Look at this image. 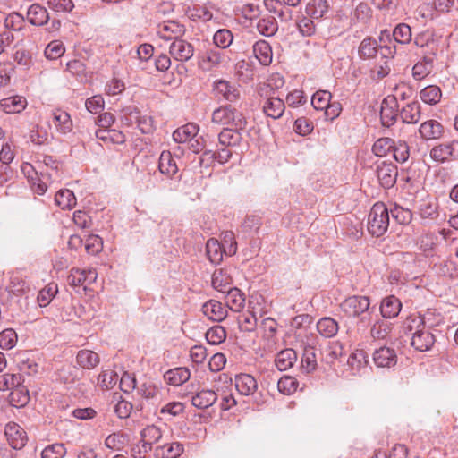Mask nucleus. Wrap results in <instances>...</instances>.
Instances as JSON below:
<instances>
[{"mask_svg":"<svg viewBox=\"0 0 458 458\" xmlns=\"http://www.w3.org/2000/svg\"><path fill=\"white\" fill-rule=\"evenodd\" d=\"M444 127L437 120H428L422 123L419 128V133L422 140H440L444 135Z\"/></svg>","mask_w":458,"mask_h":458,"instance_id":"obj_11","label":"nucleus"},{"mask_svg":"<svg viewBox=\"0 0 458 458\" xmlns=\"http://www.w3.org/2000/svg\"><path fill=\"white\" fill-rule=\"evenodd\" d=\"M27 101L21 96H13L0 100V108L7 114L21 113L26 107Z\"/></svg>","mask_w":458,"mask_h":458,"instance_id":"obj_25","label":"nucleus"},{"mask_svg":"<svg viewBox=\"0 0 458 458\" xmlns=\"http://www.w3.org/2000/svg\"><path fill=\"white\" fill-rule=\"evenodd\" d=\"M28 21L35 26H42L49 20L47 10L39 4H31L27 11Z\"/></svg>","mask_w":458,"mask_h":458,"instance_id":"obj_18","label":"nucleus"},{"mask_svg":"<svg viewBox=\"0 0 458 458\" xmlns=\"http://www.w3.org/2000/svg\"><path fill=\"white\" fill-rule=\"evenodd\" d=\"M30 352H20L15 356V361L19 369L28 375H33L38 372V365L30 357Z\"/></svg>","mask_w":458,"mask_h":458,"instance_id":"obj_24","label":"nucleus"},{"mask_svg":"<svg viewBox=\"0 0 458 458\" xmlns=\"http://www.w3.org/2000/svg\"><path fill=\"white\" fill-rule=\"evenodd\" d=\"M203 313L211 320L222 321L227 316V310L221 302L210 300L202 306Z\"/></svg>","mask_w":458,"mask_h":458,"instance_id":"obj_16","label":"nucleus"},{"mask_svg":"<svg viewBox=\"0 0 458 458\" xmlns=\"http://www.w3.org/2000/svg\"><path fill=\"white\" fill-rule=\"evenodd\" d=\"M58 292L57 284L50 283L45 286L38 294V302L40 307H47Z\"/></svg>","mask_w":458,"mask_h":458,"instance_id":"obj_48","label":"nucleus"},{"mask_svg":"<svg viewBox=\"0 0 458 458\" xmlns=\"http://www.w3.org/2000/svg\"><path fill=\"white\" fill-rule=\"evenodd\" d=\"M298 381L290 376L282 377L277 382L278 391L284 394H292L297 390Z\"/></svg>","mask_w":458,"mask_h":458,"instance_id":"obj_55","label":"nucleus"},{"mask_svg":"<svg viewBox=\"0 0 458 458\" xmlns=\"http://www.w3.org/2000/svg\"><path fill=\"white\" fill-rule=\"evenodd\" d=\"M228 250L216 239L211 238L206 243V254L213 264H219L223 260L224 254Z\"/></svg>","mask_w":458,"mask_h":458,"instance_id":"obj_20","label":"nucleus"},{"mask_svg":"<svg viewBox=\"0 0 458 458\" xmlns=\"http://www.w3.org/2000/svg\"><path fill=\"white\" fill-rule=\"evenodd\" d=\"M421 115L420 105L417 101L408 103L399 112V116L403 123L413 124L417 123Z\"/></svg>","mask_w":458,"mask_h":458,"instance_id":"obj_21","label":"nucleus"},{"mask_svg":"<svg viewBox=\"0 0 458 458\" xmlns=\"http://www.w3.org/2000/svg\"><path fill=\"white\" fill-rule=\"evenodd\" d=\"M10 403L15 407H23L30 402L28 388L21 384V381L10 393Z\"/></svg>","mask_w":458,"mask_h":458,"instance_id":"obj_33","label":"nucleus"},{"mask_svg":"<svg viewBox=\"0 0 458 458\" xmlns=\"http://www.w3.org/2000/svg\"><path fill=\"white\" fill-rule=\"evenodd\" d=\"M53 117L54 125L60 133L65 134L72 131V122L67 112L63 110H57L53 114Z\"/></svg>","mask_w":458,"mask_h":458,"instance_id":"obj_42","label":"nucleus"},{"mask_svg":"<svg viewBox=\"0 0 458 458\" xmlns=\"http://www.w3.org/2000/svg\"><path fill=\"white\" fill-rule=\"evenodd\" d=\"M205 336L208 344L216 345L225 340L226 331L221 326H214L206 332Z\"/></svg>","mask_w":458,"mask_h":458,"instance_id":"obj_52","label":"nucleus"},{"mask_svg":"<svg viewBox=\"0 0 458 458\" xmlns=\"http://www.w3.org/2000/svg\"><path fill=\"white\" fill-rule=\"evenodd\" d=\"M4 435L9 445L13 448L20 450L25 446L28 437L25 430L15 422H9L4 428Z\"/></svg>","mask_w":458,"mask_h":458,"instance_id":"obj_7","label":"nucleus"},{"mask_svg":"<svg viewBox=\"0 0 458 458\" xmlns=\"http://www.w3.org/2000/svg\"><path fill=\"white\" fill-rule=\"evenodd\" d=\"M318 353L319 349L316 347L314 341L305 344L301 358V369L303 372L310 374L317 369Z\"/></svg>","mask_w":458,"mask_h":458,"instance_id":"obj_10","label":"nucleus"},{"mask_svg":"<svg viewBox=\"0 0 458 458\" xmlns=\"http://www.w3.org/2000/svg\"><path fill=\"white\" fill-rule=\"evenodd\" d=\"M191 372L185 367L175 368L168 370L164 377L172 386H181L190 379Z\"/></svg>","mask_w":458,"mask_h":458,"instance_id":"obj_31","label":"nucleus"},{"mask_svg":"<svg viewBox=\"0 0 458 458\" xmlns=\"http://www.w3.org/2000/svg\"><path fill=\"white\" fill-rule=\"evenodd\" d=\"M370 301L367 296L352 295L346 298L340 305L342 311L348 317L360 318L363 324L370 323Z\"/></svg>","mask_w":458,"mask_h":458,"instance_id":"obj_2","label":"nucleus"},{"mask_svg":"<svg viewBox=\"0 0 458 458\" xmlns=\"http://www.w3.org/2000/svg\"><path fill=\"white\" fill-rule=\"evenodd\" d=\"M85 250L89 254L96 255L102 250V239L96 234H90L85 239Z\"/></svg>","mask_w":458,"mask_h":458,"instance_id":"obj_62","label":"nucleus"},{"mask_svg":"<svg viewBox=\"0 0 458 458\" xmlns=\"http://www.w3.org/2000/svg\"><path fill=\"white\" fill-rule=\"evenodd\" d=\"M434 57L424 56L423 59L418 62L412 68V76L415 80L420 81L428 76L433 69Z\"/></svg>","mask_w":458,"mask_h":458,"instance_id":"obj_37","label":"nucleus"},{"mask_svg":"<svg viewBox=\"0 0 458 458\" xmlns=\"http://www.w3.org/2000/svg\"><path fill=\"white\" fill-rule=\"evenodd\" d=\"M392 216L401 225H408L412 220V212L408 208L402 207H394L391 210Z\"/></svg>","mask_w":458,"mask_h":458,"instance_id":"obj_63","label":"nucleus"},{"mask_svg":"<svg viewBox=\"0 0 458 458\" xmlns=\"http://www.w3.org/2000/svg\"><path fill=\"white\" fill-rule=\"evenodd\" d=\"M233 40V33L227 29H220L213 36L214 44L222 49L229 47Z\"/></svg>","mask_w":458,"mask_h":458,"instance_id":"obj_50","label":"nucleus"},{"mask_svg":"<svg viewBox=\"0 0 458 458\" xmlns=\"http://www.w3.org/2000/svg\"><path fill=\"white\" fill-rule=\"evenodd\" d=\"M394 147V140L390 138H380L372 147L373 153L377 157H386Z\"/></svg>","mask_w":458,"mask_h":458,"instance_id":"obj_51","label":"nucleus"},{"mask_svg":"<svg viewBox=\"0 0 458 458\" xmlns=\"http://www.w3.org/2000/svg\"><path fill=\"white\" fill-rule=\"evenodd\" d=\"M393 39L399 44H408L411 40V30L406 23H399L392 32Z\"/></svg>","mask_w":458,"mask_h":458,"instance_id":"obj_47","label":"nucleus"},{"mask_svg":"<svg viewBox=\"0 0 458 458\" xmlns=\"http://www.w3.org/2000/svg\"><path fill=\"white\" fill-rule=\"evenodd\" d=\"M284 103L279 98H268L263 106L265 114L273 119H279L284 114Z\"/></svg>","mask_w":458,"mask_h":458,"instance_id":"obj_26","label":"nucleus"},{"mask_svg":"<svg viewBox=\"0 0 458 458\" xmlns=\"http://www.w3.org/2000/svg\"><path fill=\"white\" fill-rule=\"evenodd\" d=\"M368 364V355L363 350H355L348 358V365L353 371H359Z\"/></svg>","mask_w":458,"mask_h":458,"instance_id":"obj_49","label":"nucleus"},{"mask_svg":"<svg viewBox=\"0 0 458 458\" xmlns=\"http://www.w3.org/2000/svg\"><path fill=\"white\" fill-rule=\"evenodd\" d=\"M96 138L114 144H123L125 141L124 134L117 130L98 129L95 132Z\"/></svg>","mask_w":458,"mask_h":458,"instance_id":"obj_39","label":"nucleus"},{"mask_svg":"<svg viewBox=\"0 0 458 458\" xmlns=\"http://www.w3.org/2000/svg\"><path fill=\"white\" fill-rule=\"evenodd\" d=\"M169 53L176 61L186 62L193 56L194 47L191 43L180 37L171 43Z\"/></svg>","mask_w":458,"mask_h":458,"instance_id":"obj_8","label":"nucleus"},{"mask_svg":"<svg viewBox=\"0 0 458 458\" xmlns=\"http://www.w3.org/2000/svg\"><path fill=\"white\" fill-rule=\"evenodd\" d=\"M127 441V437L120 432L113 433L107 436L105 440V445L112 450L120 451L123 448Z\"/></svg>","mask_w":458,"mask_h":458,"instance_id":"obj_54","label":"nucleus"},{"mask_svg":"<svg viewBox=\"0 0 458 458\" xmlns=\"http://www.w3.org/2000/svg\"><path fill=\"white\" fill-rule=\"evenodd\" d=\"M257 30L265 37L274 36L278 30V23L276 17L264 15L256 24Z\"/></svg>","mask_w":458,"mask_h":458,"instance_id":"obj_28","label":"nucleus"},{"mask_svg":"<svg viewBox=\"0 0 458 458\" xmlns=\"http://www.w3.org/2000/svg\"><path fill=\"white\" fill-rule=\"evenodd\" d=\"M17 334L13 328H6L0 332V347L4 350H10L16 345Z\"/></svg>","mask_w":458,"mask_h":458,"instance_id":"obj_56","label":"nucleus"},{"mask_svg":"<svg viewBox=\"0 0 458 458\" xmlns=\"http://www.w3.org/2000/svg\"><path fill=\"white\" fill-rule=\"evenodd\" d=\"M162 455L165 458H177L183 453V445L181 443L174 442L170 445H165L161 447Z\"/></svg>","mask_w":458,"mask_h":458,"instance_id":"obj_64","label":"nucleus"},{"mask_svg":"<svg viewBox=\"0 0 458 458\" xmlns=\"http://www.w3.org/2000/svg\"><path fill=\"white\" fill-rule=\"evenodd\" d=\"M66 454V448L63 444L55 443L47 445L41 452L42 458H63Z\"/></svg>","mask_w":458,"mask_h":458,"instance_id":"obj_59","label":"nucleus"},{"mask_svg":"<svg viewBox=\"0 0 458 458\" xmlns=\"http://www.w3.org/2000/svg\"><path fill=\"white\" fill-rule=\"evenodd\" d=\"M378 53V44L371 37L365 38L358 48L359 57L362 60H370L377 57Z\"/></svg>","mask_w":458,"mask_h":458,"instance_id":"obj_27","label":"nucleus"},{"mask_svg":"<svg viewBox=\"0 0 458 458\" xmlns=\"http://www.w3.org/2000/svg\"><path fill=\"white\" fill-rule=\"evenodd\" d=\"M185 33V28L182 24L175 21H165L159 23L157 27V34L165 40H175Z\"/></svg>","mask_w":458,"mask_h":458,"instance_id":"obj_9","label":"nucleus"},{"mask_svg":"<svg viewBox=\"0 0 458 458\" xmlns=\"http://www.w3.org/2000/svg\"><path fill=\"white\" fill-rule=\"evenodd\" d=\"M77 363L83 369H91L99 363V356L90 350H81L76 356Z\"/></svg>","mask_w":458,"mask_h":458,"instance_id":"obj_36","label":"nucleus"},{"mask_svg":"<svg viewBox=\"0 0 458 458\" xmlns=\"http://www.w3.org/2000/svg\"><path fill=\"white\" fill-rule=\"evenodd\" d=\"M65 52V48L62 42L51 41L45 49V56L49 60H55L61 57Z\"/></svg>","mask_w":458,"mask_h":458,"instance_id":"obj_60","label":"nucleus"},{"mask_svg":"<svg viewBox=\"0 0 458 458\" xmlns=\"http://www.w3.org/2000/svg\"><path fill=\"white\" fill-rule=\"evenodd\" d=\"M238 321L242 331L252 332L257 327L258 318L255 311H250L240 315Z\"/></svg>","mask_w":458,"mask_h":458,"instance_id":"obj_53","label":"nucleus"},{"mask_svg":"<svg viewBox=\"0 0 458 458\" xmlns=\"http://www.w3.org/2000/svg\"><path fill=\"white\" fill-rule=\"evenodd\" d=\"M373 360L379 368H391L397 362L395 351L390 347H381L373 353Z\"/></svg>","mask_w":458,"mask_h":458,"instance_id":"obj_14","label":"nucleus"},{"mask_svg":"<svg viewBox=\"0 0 458 458\" xmlns=\"http://www.w3.org/2000/svg\"><path fill=\"white\" fill-rule=\"evenodd\" d=\"M420 97L424 103L436 105L440 101L442 92L439 87L436 85H429L420 90Z\"/></svg>","mask_w":458,"mask_h":458,"instance_id":"obj_45","label":"nucleus"},{"mask_svg":"<svg viewBox=\"0 0 458 458\" xmlns=\"http://www.w3.org/2000/svg\"><path fill=\"white\" fill-rule=\"evenodd\" d=\"M332 94L327 90H318L311 98V104L316 110H325L331 100Z\"/></svg>","mask_w":458,"mask_h":458,"instance_id":"obj_57","label":"nucleus"},{"mask_svg":"<svg viewBox=\"0 0 458 458\" xmlns=\"http://www.w3.org/2000/svg\"><path fill=\"white\" fill-rule=\"evenodd\" d=\"M429 156L434 161L439 163L458 159V140L433 147Z\"/></svg>","mask_w":458,"mask_h":458,"instance_id":"obj_5","label":"nucleus"},{"mask_svg":"<svg viewBox=\"0 0 458 458\" xmlns=\"http://www.w3.org/2000/svg\"><path fill=\"white\" fill-rule=\"evenodd\" d=\"M402 304L400 301L391 295L383 299L380 312L384 318H391L396 317L401 310Z\"/></svg>","mask_w":458,"mask_h":458,"instance_id":"obj_34","label":"nucleus"},{"mask_svg":"<svg viewBox=\"0 0 458 458\" xmlns=\"http://www.w3.org/2000/svg\"><path fill=\"white\" fill-rule=\"evenodd\" d=\"M158 168L162 174L168 176H173L178 172L176 162L170 152H163L161 154Z\"/></svg>","mask_w":458,"mask_h":458,"instance_id":"obj_43","label":"nucleus"},{"mask_svg":"<svg viewBox=\"0 0 458 458\" xmlns=\"http://www.w3.org/2000/svg\"><path fill=\"white\" fill-rule=\"evenodd\" d=\"M403 331L416 351H428L436 342L429 327L426 326L425 318L420 316L410 315L403 322Z\"/></svg>","mask_w":458,"mask_h":458,"instance_id":"obj_1","label":"nucleus"},{"mask_svg":"<svg viewBox=\"0 0 458 458\" xmlns=\"http://www.w3.org/2000/svg\"><path fill=\"white\" fill-rule=\"evenodd\" d=\"M212 286L215 290L225 293L232 288L233 279L227 268L216 269L212 275Z\"/></svg>","mask_w":458,"mask_h":458,"instance_id":"obj_13","label":"nucleus"},{"mask_svg":"<svg viewBox=\"0 0 458 458\" xmlns=\"http://www.w3.org/2000/svg\"><path fill=\"white\" fill-rule=\"evenodd\" d=\"M212 122L220 125L233 124L238 130L244 129L247 124L244 116L231 106L216 108L212 114Z\"/></svg>","mask_w":458,"mask_h":458,"instance_id":"obj_4","label":"nucleus"},{"mask_svg":"<svg viewBox=\"0 0 458 458\" xmlns=\"http://www.w3.org/2000/svg\"><path fill=\"white\" fill-rule=\"evenodd\" d=\"M225 61V55L222 51L216 49H208L201 56L200 64L204 70L209 71L221 65Z\"/></svg>","mask_w":458,"mask_h":458,"instance_id":"obj_23","label":"nucleus"},{"mask_svg":"<svg viewBox=\"0 0 458 458\" xmlns=\"http://www.w3.org/2000/svg\"><path fill=\"white\" fill-rule=\"evenodd\" d=\"M140 436L142 446L148 445L149 450L152 449V445L162 437L161 430L154 425L145 428L141 431Z\"/></svg>","mask_w":458,"mask_h":458,"instance_id":"obj_44","label":"nucleus"},{"mask_svg":"<svg viewBox=\"0 0 458 458\" xmlns=\"http://www.w3.org/2000/svg\"><path fill=\"white\" fill-rule=\"evenodd\" d=\"M21 381V377L17 374L4 373L0 375V391L13 390Z\"/></svg>","mask_w":458,"mask_h":458,"instance_id":"obj_58","label":"nucleus"},{"mask_svg":"<svg viewBox=\"0 0 458 458\" xmlns=\"http://www.w3.org/2000/svg\"><path fill=\"white\" fill-rule=\"evenodd\" d=\"M225 293L226 306L234 312H240L245 305V297L242 291L233 287Z\"/></svg>","mask_w":458,"mask_h":458,"instance_id":"obj_32","label":"nucleus"},{"mask_svg":"<svg viewBox=\"0 0 458 458\" xmlns=\"http://www.w3.org/2000/svg\"><path fill=\"white\" fill-rule=\"evenodd\" d=\"M297 360V354L293 349H284L277 353L275 363L280 371L292 368Z\"/></svg>","mask_w":458,"mask_h":458,"instance_id":"obj_29","label":"nucleus"},{"mask_svg":"<svg viewBox=\"0 0 458 458\" xmlns=\"http://www.w3.org/2000/svg\"><path fill=\"white\" fill-rule=\"evenodd\" d=\"M398 102L395 97L387 96L381 103L380 119L386 127L392 126L399 116Z\"/></svg>","mask_w":458,"mask_h":458,"instance_id":"obj_6","label":"nucleus"},{"mask_svg":"<svg viewBox=\"0 0 458 458\" xmlns=\"http://www.w3.org/2000/svg\"><path fill=\"white\" fill-rule=\"evenodd\" d=\"M217 400V394L213 390L203 389L191 397V403L194 407L205 410L212 406Z\"/></svg>","mask_w":458,"mask_h":458,"instance_id":"obj_19","label":"nucleus"},{"mask_svg":"<svg viewBox=\"0 0 458 458\" xmlns=\"http://www.w3.org/2000/svg\"><path fill=\"white\" fill-rule=\"evenodd\" d=\"M253 52L259 63L263 65H267L272 61L271 47L265 40H259L253 46Z\"/></svg>","mask_w":458,"mask_h":458,"instance_id":"obj_41","label":"nucleus"},{"mask_svg":"<svg viewBox=\"0 0 458 458\" xmlns=\"http://www.w3.org/2000/svg\"><path fill=\"white\" fill-rule=\"evenodd\" d=\"M199 126L193 123H189L173 132V139L178 143H184L191 141V140L198 134Z\"/></svg>","mask_w":458,"mask_h":458,"instance_id":"obj_30","label":"nucleus"},{"mask_svg":"<svg viewBox=\"0 0 458 458\" xmlns=\"http://www.w3.org/2000/svg\"><path fill=\"white\" fill-rule=\"evenodd\" d=\"M318 332L326 338H331L339 330L338 323L332 318H322L317 323Z\"/></svg>","mask_w":458,"mask_h":458,"instance_id":"obj_35","label":"nucleus"},{"mask_svg":"<svg viewBox=\"0 0 458 458\" xmlns=\"http://www.w3.org/2000/svg\"><path fill=\"white\" fill-rule=\"evenodd\" d=\"M418 214L423 220H436L439 216L437 200L433 198L423 199L418 207Z\"/></svg>","mask_w":458,"mask_h":458,"instance_id":"obj_15","label":"nucleus"},{"mask_svg":"<svg viewBox=\"0 0 458 458\" xmlns=\"http://www.w3.org/2000/svg\"><path fill=\"white\" fill-rule=\"evenodd\" d=\"M377 174L378 181L384 188L389 189L395 184L398 172L394 164L383 162L377 166Z\"/></svg>","mask_w":458,"mask_h":458,"instance_id":"obj_12","label":"nucleus"},{"mask_svg":"<svg viewBox=\"0 0 458 458\" xmlns=\"http://www.w3.org/2000/svg\"><path fill=\"white\" fill-rule=\"evenodd\" d=\"M214 91L216 96H222L229 102H234L239 98L240 92L237 88L227 81L219 80L214 83Z\"/></svg>","mask_w":458,"mask_h":458,"instance_id":"obj_17","label":"nucleus"},{"mask_svg":"<svg viewBox=\"0 0 458 458\" xmlns=\"http://www.w3.org/2000/svg\"><path fill=\"white\" fill-rule=\"evenodd\" d=\"M393 36L392 33L388 30H383L380 33L379 36V41L381 43L378 47L382 50V54L385 57H394L397 52L395 45L393 47L390 45H387V43H392L393 41Z\"/></svg>","mask_w":458,"mask_h":458,"instance_id":"obj_46","label":"nucleus"},{"mask_svg":"<svg viewBox=\"0 0 458 458\" xmlns=\"http://www.w3.org/2000/svg\"><path fill=\"white\" fill-rule=\"evenodd\" d=\"M235 387L242 395H250L258 387L256 379L249 374H240L235 377Z\"/></svg>","mask_w":458,"mask_h":458,"instance_id":"obj_22","label":"nucleus"},{"mask_svg":"<svg viewBox=\"0 0 458 458\" xmlns=\"http://www.w3.org/2000/svg\"><path fill=\"white\" fill-rule=\"evenodd\" d=\"M389 226V213L386 206L377 202L371 208L368 216V231L373 236H382Z\"/></svg>","mask_w":458,"mask_h":458,"instance_id":"obj_3","label":"nucleus"},{"mask_svg":"<svg viewBox=\"0 0 458 458\" xmlns=\"http://www.w3.org/2000/svg\"><path fill=\"white\" fill-rule=\"evenodd\" d=\"M394 158L399 163H404L408 160L410 156L409 146L404 141L394 142V147L392 148Z\"/></svg>","mask_w":458,"mask_h":458,"instance_id":"obj_61","label":"nucleus"},{"mask_svg":"<svg viewBox=\"0 0 458 458\" xmlns=\"http://www.w3.org/2000/svg\"><path fill=\"white\" fill-rule=\"evenodd\" d=\"M55 202L62 209H72L76 205V198L72 191L62 189L56 192Z\"/></svg>","mask_w":458,"mask_h":458,"instance_id":"obj_40","label":"nucleus"},{"mask_svg":"<svg viewBox=\"0 0 458 458\" xmlns=\"http://www.w3.org/2000/svg\"><path fill=\"white\" fill-rule=\"evenodd\" d=\"M241 130L235 128V130L230 128H225L218 135L219 143L226 147L238 146L242 141Z\"/></svg>","mask_w":458,"mask_h":458,"instance_id":"obj_38","label":"nucleus"}]
</instances>
